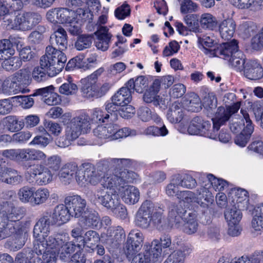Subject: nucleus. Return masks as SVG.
Segmentation results:
<instances>
[{
	"label": "nucleus",
	"instance_id": "33",
	"mask_svg": "<svg viewBox=\"0 0 263 263\" xmlns=\"http://www.w3.org/2000/svg\"><path fill=\"white\" fill-rule=\"evenodd\" d=\"M143 100L147 104H152L155 106H159L165 105V100L157 93L148 89L146 90L143 96Z\"/></svg>",
	"mask_w": 263,
	"mask_h": 263
},
{
	"label": "nucleus",
	"instance_id": "62",
	"mask_svg": "<svg viewBox=\"0 0 263 263\" xmlns=\"http://www.w3.org/2000/svg\"><path fill=\"white\" fill-rule=\"evenodd\" d=\"M16 98V97H13L0 100V115H5L11 112L13 107L12 101Z\"/></svg>",
	"mask_w": 263,
	"mask_h": 263
},
{
	"label": "nucleus",
	"instance_id": "10",
	"mask_svg": "<svg viewBox=\"0 0 263 263\" xmlns=\"http://www.w3.org/2000/svg\"><path fill=\"white\" fill-rule=\"evenodd\" d=\"M238 51H239L238 42L234 39L231 42L217 45L213 49L206 50L205 54H209L211 57H218L228 60Z\"/></svg>",
	"mask_w": 263,
	"mask_h": 263
},
{
	"label": "nucleus",
	"instance_id": "59",
	"mask_svg": "<svg viewBox=\"0 0 263 263\" xmlns=\"http://www.w3.org/2000/svg\"><path fill=\"white\" fill-rule=\"evenodd\" d=\"M143 133L146 135L164 136L168 134V130L164 125H163L160 127L155 126H150L145 128Z\"/></svg>",
	"mask_w": 263,
	"mask_h": 263
},
{
	"label": "nucleus",
	"instance_id": "4",
	"mask_svg": "<svg viewBox=\"0 0 263 263\" xmlns=\"http://www.w3.org/2000/svg\"><path fill=\"white\" fill-rule=\"evenodd\" d=\"M41 57H45L48 61L47 64L50 70L48 72L50 77H53L61 72L67 61L65 53L52 46H48L45 54Z\"/></svg>",
	"mask_w": 263,
	"mask_h": 263
},
{
	"label": "nucleus",
	"instance_id": "41",
	"mask_svg": "<svg viewBox=\"0 0 263 263\" xmlns=\"http://www.w3.org/2000/svg\"><path fill=\"white\" fill-rule=\"evenodd\" d=\"M257 31V26L252 22H247L240 25L238 28L239 35L243 39H247L254 34Z\"/></svg>",
	"mask_w": 263,
	"mask_h": 263
},
{
	"label": "nucleus",
	"instance_id": "22",
	"mask_svg": "<svg viewBox=\"0 0 263 263\" xmlns=\"http://www.w3.org/2000/svg\"><path fill=\"white\" fill-rule=\"evenodd\" d=\"M243 71L245 77L250 80H257L263 77V68L256 60L247 62Z\"/></svg>",
	"mask_w": 263,
	"mask_h": 263
},
{
	"label": "nucleus",
	"instance_id": "28",
	"mask_svg": "<svg viewBox=\"0 0 263 263\" xmlns=\"http://www.w3.org/2000/svg\"><path fill=\"white\" fill-rule=\"evenodd\" d=\"M235 29L236 24L231 19L223 20L219 25L220 36L225 40H229L233 37Z\"/></svg>",
	"mask_w": 263,
	"mask_h": 263
},
{
	"label": "nucleus",
	"instance_id": "16",
	"mask_svg": "<svg viewBox=\"0 0 263 263\" xmlns=\"http://www.w3.org/2000/svg\"><path fill=\"white\" fill-rule=\"evenodd\" d=\"M72 217L79 218L86 211V201L79 195L68 196L65 199Z\"/></svg>",
	"mask_w": 263,
	"mask_h": 263
},
{
	"label": "nucleus",
	"instance_id": "32",
	"mask_svg": "<svg viewBox=\"0 0 263 263\" xmlns=\"http://www.w3.org/2000/svg\"><path fill=\"white\" fill-rule=\"evenodd\" d=\"M125 85L127 86L132 92L135 90L138 93H142L148 85V80L144 76H140L135 81L133 79H130Z\"/></svg>",
	"mask_w": 263,
	"mask_h": 263
},
{
	"label": "nucleus",
	"instance_id": "24",
	"mask_svg": "<svg viewBox=\"0 0 263 263\" xmlns=\"http://www.w3.org/2000/svg\"><path fill=\"white\" fill-rule=\"evenodd\" d=\"M121 191L122 200L126 204H134L138 202L140 193L137 188L132 185H124Z\"/></svg>",
	"mask_w": 263,
	"mask_h": 263
},
{
	"label": "nucleus",
	"instance_id": "36",
	"mask_svg": "<svg viewBox=\"0 0 263 263\" xmlns=\"http://www.w3.org/2000/svg\"><path fill=\"white\" fill-rule=\"evenodd\" d=\"M201 28L209 30H214L218 27V22L215 17L210 13L202 14L199 19Z\"/></svg>",
	"mask_w": 263,
	"mask_h": 263
},
{
	"label": "nucleus",
	"instance_id": "27",
	"mask_svg": "<svg viewBox=\"0 0 263 263\" xmlns=\"http://www.w3.org/2000/svg\"><path fill=\"white\" fill-rule=\"evenodd\" d=\"M30 71L28 68H23L17 72V82L19 85L17 87V93L21 92L22 93H27L29 89L27 88L31 81Z\"/></svg>",
	"mask_w": 263,
	"mask_h": 263
},
{
	"label": "nucleus",
	"instance_id": "14",
	"mask_svg": "<svg viewBox=\"0 0 263 263\" xmlns=\"http://www.w3.org/2000/svg\"><path fill=\"white\" fill-rule=\"evenodd\" d=\"M90 118L85 114L73 118L68 124L67 128L77 137L82 133H87L90 129Z\"/></svg>",
	"mask_w": 263,
	"mask_h": 263
},
{
	"label": "nucleus",
	"instance_id": "7",
	"mask_svg": "<svg viewBox=\"0 0 263 263\" xmlns=\"http://www.w3.org/2000/svg\"><path fill=\"white\" fill-rule=\"evenodd\" d=\"M24 167L27 171V173L35 179L39 185L47 184L52 180L53 175L51 171L42 163L31 165L27 163Z\"/></svg>",
	"mask_w": 263,
	"mask_h": 263
},
{
	"label": "nucleus",
	"instance_id": "47",
	"mask_svg": "<svg viewBox=\"0 0 263 263\" xmlns=\"http://www.w3.org/2000/svg\"><path fill=\"white\" fill-rule=\"evenodd\" d=\"M189 217H186L184 219V222L182 227H183V231L189 234L192 235L196 233L198 230V223L194 218H193L190 213L188 214Z\"/></svg>",
	"mask_w": 263,
	"mask_h": 263
},
{
	"label": "nucleus",
	"instance_id": "56",
	"mask_svg": "<svg viewBox=\"0 0 263 263\" xmlns=\"http://www.w3.org/2000/svg\"><path fill=\"white\" fill-rule=\"evenodd\" d=\"M209 186H201L196 190V194L199 196V198H201L204 199V200L206 202L205 204L206 207H208L209 205L212 204L214 202V196L212 195L211 192L209 190Z\"/></svg>",
	"mask_w": 263,
	"mask_h": 263
},
{
	"label": "nucleus",
	"instance_id": "23",
	"mask_svg": "<svg viewBox=\"0 0 263 263\" xmlns=\"http://www.w3.org/2000/svg\"><path fill=\"white\" fill-rule=\"evenodd\" d=\"M51 46L58 48V50H64L67 48V34L66 31L62 27H59L51 34L50 37Z\"/></svg>",
	"mask_w": 263,
	"mask_h": 263
},
{
	"label": "nucleus",
	"instance_id": "63",
	"mask_svg": "<svg viewBox=\"0 0 263 263\" xmlns=\"http://www.w3.org/2000/svg\"><path fill=\"white\" fill-rule=\"evenodd\" d=\"M176 177L178 180L176 183H179L180 186L193 189L196 186V180L190 175H186L183 179H181L179 176H177Z\"/></svg>",
	"mask_w": 263,
	"mask_h": 263
},
{
	"label": "nucleus",
	"instance_id": "46",
	"mask_svg": "<svg viewBox=\"0 0 263 263\" xmlns=\"http://www.w3.org/2000/svg\"><path fill=\"white\" fill-rule=\"evenodd\" d=\"M100 238L99 233L93 230H88L83 236V243L87 247L91 248L100 241Z\"/></svg>",
	"mask_w": 263,
	"mask_h": 263
},
{
	"label": "nucleus",
	"instance_id": "3",
	"mask_svg": "<svg viewBox=\"0 0 263 263\" xmlns=\"http://www.w3.org/2000/svg\"><path fill=\"white\" fill-rule=\"evenodd\" d=\"M136 173L127 170L121 172H110L108 167V171L101 180V184L104 188L111 189L119 187V190H120V188L123 187L126 183L132 182L136 179Z\"/></svg>",
	"mask_w": 263,
	"mask_h": 263
},
{
	"label": "nucleus",
	"instance_id": "43",
	"mask_svg": "<svg viewBox=\"0 0 263 263\" xmlns=\"http://www.w3.org/2000/svg\"><path fill=\"white\" fill-rule=\"evenodd\" d=\"M139 118L144 122H147L153 119L156 123L160 122V118L156 114L153 113L151 110L146 106H142L139 108L137 112Z\"/></svg>",
	"mask_w": 263,
	"mask_h": 263
},
{
	"label": "nucleus",
	"instance_id": "35",
	"mask_svg": "<svg viewBox=\"0 0 263 263\" xmlns=\"http://www.w3.org/2000/svg\"><path fill=\"white\" fill-rule=\"evenodd\" d=\"M53 211L58 218L59 226L68 221L71 216L70 211L66 204H62L56 206Z\"/></svg>",
	"mask_w": 263,
	"mask_h": 263
},
{
	"label": "nucleus",
	"instance_id": "9",
	"mask_svg": "<svg viewBox=\"0 0 263 263\" xmlns=\"http://www.w3.org/2000/svg\"><path fill=\"white\" fill-rule=\"evenodd\" d=\"M186 211L181 204L178 203H171L168 206L167 216L168 226L171 228L179 229L183 224L186 218Z\"/></svg>",
	"mask_w": 263,
	"mask_h": 263
},
{
	"label": "nucleus",
	"instance_id": "55",
	"mask_svg": "<svg viewBox=\"0 0 263 263\" xmlns=\"http://www.w3.org/2000/svg\"><path fill=\"white\" fill-rule=\"evenodd\" d=\"M114 129L115 130H114L112 134V140L137 134V131L135 129H130L128 127L119 129L118 126L116 124H114Z\"/></svg>",
	"mask_w": 263,
	"mask_h": 263
},
{
	"label": "nucleus",
	"instance_id": "12",
	"mask_svg": "<svg viewBox=\"0 0 263 263\" xmlns=\"http://www.w3.org/2000/svg\"><path fill=\"white\" fill-rule=\"evenodd\" d=\"M241 102H238L233 108H224L222 106L219 107L215 114V116L212 118L213 127L212 131L216 133L220 129L221 125H224L230 119L232 115L238 111L240 108Z\"/></svg>",
	"mask_w": 263,
	"mask_h": 263
},
{
	"label": "nucleus",
	"instance_id": "25",
	"mask_svg": "<svg viewBox=\"0 0 263 263\" xmlns=\"http://www.w3.org/2000/svg\"><path fill=\"white\" fill-rule=\"evenodd\" d=\"M47 59L41 57L40 60V66L35 67L32 71V78L37 82L45 81L48 77L49 69L47 66Z\"/></svg>",
	"mask_w": 263,
	"mask_h": 263
},
{
	"label": "nucleus",
	"instance_id": "31",
	"mask_svg": "<svg viewBox=\"0 0 263 263\" xmlns=\"http://www.w3.org/2000/svg\"><path fill=\"white\" fill-rule=\"evenodd\" d=\"M50 226L51 224L48 223L47 219L43 215L34 227L33 236L37 238L40 236V233H43V237H47L50 232Z\"/></svg>",
	"mask_w": 263,
	"mask_h": 263
},
{
	"label": "nucleus",
	"instance_id": "52",
	"mask_svg": "<svg viewBox=\"0 0 263 263\" xmlns=\"http://www.w3.org/2000/svg\"><path fill=\"white\" fill-rule=\"evenodd\" d=\"M78 138V137L66 127L65 137H61L57 138L55 140V143L57 145L60 147H67L71 144L72 141Z\"/></svg>",
	"mask_w": 263,
	"mask_h": 263
},
{
	"label": "nucleus",
	"instance_id": "39",
	"mask_svg": "<svg viewBox=\"0 0 263 263\" xmlns=\"http://www.w3.org/2000/svg\"><path fill=\"white\" fill-rule=\"evenodd\" d=\"M114 124H108L105 126L99 125L93 130L94 135L101 139L109 138L112 140V134L114 132Z\"/></svg>",
	"mask_w": 263,
	"mask_h": 263
},
{
	"label": "nucleus",
	"instance_id": "18",
	"mask_svg": "<svg viewBox=\"0 0 263 263\" xmlns=\"http://www.w3.org/2000/svg\"><path fill=\"white\" fill-rule=\"evenodd\" d=\"M184 21L187 26H184L182 23L179 22L176 23L177 30L180 34L183 35L189 34V31L199 33L201 32V29L199 26V20L196 14H189L185 16Z\"/></svg>",
	"mask_w": 263,
	"mask_h": 263
},
{
	"label": "nucleus",
	"instance_id": "15",
	"mask_svg": "<svg viewBox=\"0 0 263 263\" xmlns=\"http://www.w3.org/2000/svg\"><path fill=\"white\" fill-rule=\"evenodd\" d=\"M42 20L41 16L35 13L21 12L17 14V30L25 31L31 30Z\"/></svg>",
	"mask_w": 263,
	"mask_h": 263
},
{
	"label": "nucleus",
	"instance_id": "54",
	"mask_svg": "<svg viewBox=\"0 0 263 263\" xmlns=\"http://www.w3.org/2000/svg\"><path fill=\"white\" fill-rule=\"evenodd\" d=\"M110 163L111 167L110 172H121L126 170L123 169L124 167H128L131 164V160L128 159H112Z\"/></svg>",
	"mask_w": 263,
	"mask_h": 263
},
{
	"label": "nucleus",
	"instance_id": "19",
	"mask_svg": "<svg viewBox=\"0 0 263 263\" xmlns=\"http://www.w3.org/2000/svg\"><path fill=\"white\" fill-rule=\"evenodd\" d=\"M80 218L78 225L84 229L97 228L100 222L98 213L91 209H86Z\"/></svg>",
	"mask_w": 263,
	"mask_h": 263
},
{
	"label": "nucleus",
	"instance_id": "50",
	"mask_svg": "<svg viewBox=\"0 0 263 263\" xmlns=\"http://www.w3.org/2000/svg\"><path fill=\"white\" fill-rule=\"evenodd\" d=\"M217 104L216 97L213 93H209L204 97L202 105L209 114H212L214 112Z\"/></svg>",
	"mask_w": 263,
	"mask_h": 263
},
{
	"label": "nucleus",
	"instance_id": "64",
	"mask_svg": "<svg viewBox=\"0 0 263 263\" xmlns=\"http://www.w3.org/2000/svg\"><path fill=\"white\" fill-rule=\"evenodd\" d=\"M197 9V4L192 0H183L180 4V11L182 13L195 12Z\"/></svg>",
	"mask_w": 263,
	"mask_h": 263
},
{
	"label": "nucleus",
	"instance_id": "17",
	"mask_svg": "<svg viewBox=\"0 0 263 263\" xmlns=\"http://www.w3.org/2000/svg\"><path fill=\"white\" fill-rule=\"evenodd\" d=\"M241 112L246 121V125L241 133L236 136L235 143L240 146L244 147L246 145L254 131V126L250 119L248 113L242 109Z\"/></svg>",
	"mask_w": 263,
	"mask_h": 263
},
{
	"label": "nucleus",
	"instance_id": "48",
	"mask_svg": "<svg viewBox=\"0 0 263 263\" xmlns=\"http://www.w3.org/2000/svg\"><path fill=\"white\" fill-rule=\"evenodd\" d=\"M93 39V34H82L78 36L75 43V47L78 50H83L91 46Z\"/></svg>",
	"mask_w": 263,
	"mask_h": 263
},
{
	"label": "nucleus",
	"instance_id": "57",
	"mask_svg": "<svg viewBox=\"0 0 263 263\" xmlns=\"http://www.w3.org/2000/svg\"><path fill=\"white\" fill-rule=\"evenodd\" d=\"M61 158L60 156L53 155L45 159L43 164L50 171H57L61 167Z\"/></svg>",
	"mask_w": 263,
	"mask_h": 263
},
{
	"label": "nucleus",
	"instance_id": "29",
	"mask_svg": "<svg viewBox=\"0 0 263 263\" xmlns=\"http://www.w3.org/2000/svg\"><path fill=\"white\" fill-rule=\"evenodd\" d=\"M132 90L125 85L112 97V101L120 106L128 104L132 100Z\"/></svg>",
	"mask_w": 263,
	"mask_h": 263
},
{
	"label": "nucleus",
	"instance_id": "60",
	"mask_svg": "<svg viewBox=\"0 0 263 263\" xmlns=\"http://www.w3.org/2000/svg\"><path fill=\"white\" fill-rule=\"evenodd\" d=\"M196 193L192 191H180L177 194V198L187 203L197 202L199 203L198 198L197 197Z\"/></svg>",
	"mask_w": 263,
	"mask_h": 263
},
{
	"label": "nucleus",
	"instance_id": "51",
	"mask_svg": "<svg viewBox=\"0 0 263 263\" xmlns=\"http://www.w3.org/2000/svg\"><path fill=\"white\" fill-rule=\"evenodd\" d=\"M206 178L209 181L208 184H205V186H212L215 190L222 191L225 187L228 186V182L223 179L216 178L213 175L209 174L206 175Z\"/></svg>",
	"mask_w": 263,
	"mask_h": 263
},
{
	"label": "nucleus",
	"instance_id": "11",
	"mask_svg": "<svg viewBox=\"0 0 263 263\" xmlns=\"http://www.w3.org/2000/svg\"><path fill=\"white\" fill-rule=\"evenodd\" d=\"M144 239L143 234L138 230H132L128 236L124 250L127 257L130 259L140 250Z\"/></svg>",
	"mask_w": 263,
	"mask_h": 263
},
{
	"label": "nucleus",
	"instance_id": "42",
	"mask_svg": "<svg viewBox=\"0 0 263 263\" xmlns=\"http://www.w3.org/2000/svg\"><path fill=\"white\" fill-rule=\"evenodd\" d=\"M232 191L235 192V196L236 200V204L237 205L238 208L247 210L249 201L248 192L241 189L237 190V191L234 189L232 190Z\"/></svg>",
	"mask_w": 263,
	"mask_h": 263
},
{
	"label": "nucleus",
	"instance_id": "44",
	"mask_svg": "<svg viewBox=\"0 0 263 263\" xmlns=\"http://www.w3.org/2000/svg\"><path fill=\"white\" fill-rule=\"evenodd\" d=\"M33 194L32 204L34 205H40L46 202L50 196L49 191L45 188H40L37 190L34 188Z\"/></svg>",
	"mask_w": 263,
	"mask_h": 263
},
{
	"label": "nucleus",
	"instance_id": "45",
	"mask_svg": "<svg viewBox=\"0 0 263 263\" xmlns=\"http://www.w3.org/2000/svg\"><path fill=\"white\" fill-rule=\"evenodd\" d=\"M16 76L14 74L3 81V93L7 95L16 93Z\"/></svg>",
	"mask_w": 263,
	"mask_h": 263
},
{
	"label": "nucleus",
	"instance_id": "37",
	"mask_svg": "<svg viewBox=\"0 0 263 263\" xmlns=\"http://www.w3.org/2000/svg\"><path fill=\"white\" fill-rule=\"evenodd\" d=\"M245 56L243 53L240 50L238 51L233 54L230 59H229L228 61L229 64L235 69L236 70L241 71L244 70L245 64Z\"/></svg>",
	"mask_w": 263,
	"mask_h": 263
},
{
	"label": "nucleus",
	"instance_id": "2",
	"mask_svg": "<svg viewBox=\"0 0 263 263\" xmlns=\"http://www.w3.org/2000/svg\"><path fill=\"white\" fill-rule=\"evenodd\" d=\"M108 162L104 161L98 164L97 167L89 163L82 164L78 172V183L83 185L88 182L92 185L98 184L103 179L108 171Z\"/></svg>",
	"mask_w": 263,
	"mask_h": 263
},
{
	"label": "nucleus",
	"instance_id": "61",
	"mask_svg": "<svg viewBox=\"0 0 263 263\" xmlns=\"http://www.w3.org/2000/svg\"><path fill=\"white\" fill-rule=\"evenodd\" d=\"M16 0H7L6 6L0 0V16L2 17L8 13L15 12V7Z\"/></svg>",
	"mask_w": 263,
	"mask_h": 263
},
{
	"label": "nucleus",
	"instance_id": "6",
	"mask_svg": "<svg viewBox=\"0 0 263 263\" xmlns=\"http://www.w3.org/2000/svg\"><path fill=\"white\" fill-rule=\"evenodd\" d=\"M144 249L143 253L136 254L130 259H132L131 263H161L162 249L158 240L146 243Z\"/></svg>",
	"mask_w": 263,
	"mask_h": 263
},
{
	"label": "nucleus",
	"instance_id": "26",
	"mask_svg": "<svg viewBox=\"0 0 263 263\" xmlns=\"http://www.w3.org/2000/svg\"><path fill=\"white\" fill-rule=\"evenodd\" d=\"M108 29L106 27L100 26L95 34L97 36L96 47L98 49L106 51L109 47V43L111 35L108 32Z\"/></svg>",
	"mask_w": 263,
	"mask_h": 263
},
{
	"label": "nucleus",
	"instance_id": "13",
	"mask_svg": "<svg viewBox=\"0 0 263 263\" xmlns=\"http://www.w3.org/2000/svg\"><path fill=\"white\" fill-rule=\"evenodd\" d=\"M95 200L108 209H115L120 201L118 195L103 187L98 189L94 193Z\"/></svg>",
	"mask_w": 263,
	"mask_h": 263
},
{
	"label": "nucleus",
	"instance_id": "8",
	"mask_svg": "<svg viewBox=\"0 0 263 263\" xmlns=\"http://www.w3.org/2000/svg\"><path fill=\"white\" fill-rule=\"evenodd\" d=\"M187 132L190 135H199L211 139H215L217 136V134L212 131L210 122L198 116L191 121Z\"/></svg>",
	"mask_w": 263,
	"mask_h": 263
},
{
	"label": "nucleus",
	"instance_id": "58",
	"mask_svg": "<svg viewBox=\"0 0 263 263\" xmlns=\"http://www.w3.org/2000/svg\"><path fill=\"white\" fill-rule=\"evenodd\" d=\"M27 224L20 223L17 228V247L21 248L25 244L28 238Z\"/></svg>",
	"mask_w": 263,
	"mask_h": 263
},
{
	"label": "nucleus",
	"instance_id": "1",
	"mask_svg": "<svg viewBox=\"0 0 263 263\" xmlns=\"http://www.w3.org/2000/svg\"><path fill=\"white\" fill-rule=\"evenodd\" d=\"M103 71L104 69L100 68L81 80V91L83 97L87 99L99 98L104 96L109 90L111 86V84L109 83H105L101 87L97 85L98 77Z\"/></svg>",
	"mask_w": 263,
	"mask_h": 263
},
{
	"label": "nucleus",
	"instance_id": "38",
	"mask_svg": "<svg viewBox=\"0 0 263 263\" xmlns=\"http://www.w3.org/2000/svg\"><path fill=\"white\" fill-rule=\"evenodd\" d=\"M15 52L13 44L9 40H0V61L13 56Z\"/></svg>",
	"mask_w": 263,
	"mask_h": 263
},
{
	"label": "nucleus",
	"instance_id": "20",
	"mask_svg": "<svg viewBox=\"0 0 263 263\" xmlns=\"http://www.w3.org/2000/svg\"><path fill=\"white\" fill-rule=\"evenodd\" d=\"M9 218L12 219H9L6 224L5 222L0 223V238H5L12 237L13 238L12 241L8 240L6 243V247L10 248L13 243H15L16 223L15 219H13L12 217H11L10 215L9 216Z\"/></svg>",
	"mask_w": 263,
	"mask_h": 263
},
{
	"label": "nucleus",
	"instance_id": "21",
	"mask_svg": "<svg viewBox=\"0 0 263 263\" xmlns=\"http://www.w3.org/2000/svg\"><path fill=\"white\" fill-rule=\"evenodd\" d=\"M79 171V167L75 163H67L61 168L58 176L60 181L65 184H69L74 178L78 183L77 176Z\"/></svg>",
	"mask_w": 263,
	"mask_h": 263
},
{
	"label": "nucleus",
	"instance_id": "40",
	"mask_svg": "<svg viewBox=\"0 0 263 263\" xmlns=\"http://www.w3.org/2000/svg\"><path fill=\"white\" fill-rule=\"evenodd\" d=\"M74 11L70 10L68 8H58L57 22L61 24H68L75 19Z\"/></svg>",
	"mask_w": 263,
	"mask_h": 263
},
{
	"label": "nucleus",
	"instance_id": "5",
	"mask_svg": "<svg viewBox=\"0 0 263 263\" xmlns=\"http://www.w3.org/2000/svg\"><path fill=\"white\" fill-rule=\"evenodd\" d=\"M48 242L52 247V249L55 250L60 258L63 260L69 259L76 247L73 242L68 241V237L64 233L54 234V237H51Z\"/></svg>",
	"mask_w": 263,
	"mask_h": 263
},
{
	"label": "nucleus",
	"instance_id": "49",
	"mask_svg": "<svg viewBox=\"0 0 263 263\" xmlns=\"http://www.w3.org/2000/svg\"><path fill=\"white\" fill-rule=\"evenodd\" d=\"M46 237H43L42 240H36L34 243L33 252L37 255L46 253L48 247L52 249V247L50 245L48 241L51 237H54V234L49 236L47 238Z\"/></svg>",
	"mask_w": 263,
	"mask_h": 263
},
{
	"label": "nucleus",
	"instance_id": "30",
	"mask_svg": "<svg viewBox=\"0 0 263 263\" xmlns=\"http://www.w3.org/2000/svg\"><path fill=\"white\" fill-rule=\"evenodd\" d=\"M167 119L173 123L180 122L183 118V108L178 103L175 102L170 107L167 113Z\"/></svg>",
	"mask_w": 263,
	"mask_h": 263
},
{
	"label": "nucleus",
	"instance_id": "53",
	"mask_svg": "<svg viewBox=\"0 0 263 263\" xmlns=\"http://www.w3.org/2000/svg\"><path fill=\"white\" fill-rule=\"evenodd\" d=\"M34 190V187L28 186H25L21 188L17 193L20 200L23 203L30 202L32 203Z\"/></svg>",
	"mask_w": 263,
	"mask_h": 263
},
{
	"label": "nucleus",
	"instance_id": "34",
	"mask_svg": "<svg viewBox=\"0 0 263 263\" xmlns=\"http://www.w3.org/2000/svg\"><path fill=\"white\" fill-rule=\"evenodd\" d=\"M235 204L231 208H228L224 212V217L228 223H239L242 218L241 210Z\"/></svg>",
	"mask_w": 263,
	"mask_h": 263
}]
</instances>
